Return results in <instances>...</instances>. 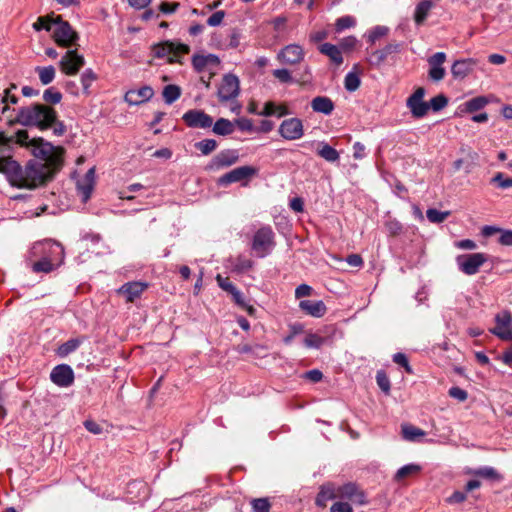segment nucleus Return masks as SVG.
Here are the masks:
<instances>
[{"label":"nucleus","mask_w":512,"mask_h":512,"mask_svg":"<svg viewBox=\"0 0 512 512\" xmlns=\"http://www.w3.org/2000/svg\"><path fill=\"white\" fill-rule=\"evenodd\" d=\"M17 144L26 148L37 158L30 160L24 168V184L22 188H36L46 184L61 169L64 149L54 146L40 137L29 136L26 129H19L12 135L0 132V146Z\"/></svg>","instance_id":"f257e3e1"},{"label":"nucleus","mask_w":512,"mask_h":512,"mask_svg":"<svg viewBox=\"0 0 512 512\" xmlns=\"http://www.w3.org/2000/svg\"><path fill=\"white\" fill-rule=\"evenodd\" d=\"M10 126L20 124L24 127H35L40 131L52 129L53 134L62 136L66 132V127L58 119L56 110L42 103H33L22 106L17 110L14 119L9 120Z\"/></svg>","instance_id":"f03ea898"},{"label":"nucleus","mask_w":512,"mask_h":512,"mask_svg":"<svg viewBox=\"0 0 512 512\" xmlns=\"http://www.w3.org/2000/svg\"><path fill=\"white\" fill-rule=\"evenodd\" d=\"M64 249L62 245L51 239L35 242L28 250L26 265L34 273H51L63 262Z\"/></svg>","instance_id":"7ed1b4c3"},{"label":"nucleus","mask_w":512,"mask_h":512,"mask_svg":"<svg viewBox=\"0 0 512 512\" xmlns=\"http://www.w3.org/2000/svg\"><path fill=\"white\" fill-rule=\"evenodd\" d=\"M275 234L269 225L262 226L253 235L251 250L258 258L268 256L275 247Z\"/></svg>","instance_id":"20e7f679"},{"label":"nucleus","mask_w":512,"mask_h":512,"mask_svg":"<svg viewBox=\"0 0 512 512\" xmlns=\"http://www.w3.org/2000/svg\"><path fill=\"white\" fill-rule=\"evenodd\" d=\"M24 168L10 156H0V173L4 174L8 182L15 187L22 188L24 182Z\"/></svg>","instance_id":"39448f33"},{"label":"nucleus","mask_w":512,"mask_h":512,"mask_svg":"<svg viewBox=\"0 0 512 512\" xmlns=\"http://www.w3.org/2000/svg\"><path fill=\"white\" fill-rule=\"evenodd\" d=\"M53 39L61 47H71L78 40V34L73 30L71 25L62 20L60 16L55 17Z\"/></svg>","instance_id":"423d86ee"},{"label":"nucleus","mask_w":512,"mask_h":512,"mask_svg":"<svg viewBox=\"0 0 512 512\" xmlns=\"http://www.w3.org/2000/svg\"><path fill=\"white\" fill-rule=\"evenodd\" d=\"M258 173V169L253 166H241L234 168L233 170L223 174L218 178L217 184L222 187H226L232 183L244 182L243 186L247 185V182Z\"/></svg>","instance_id":"0eeeda50"},{"label":"nucleus","mask_w":512,"mask_h":512,"mask_svg":"<svg viewBox=\"0 0 512 512\" xmlns=\"http://www.w3.org/2000/svg\"><path fill=\"white\" fill-rule=\"evenodd\" d=\"M488 260L485 253L461 254L456 257L458 269L465 275H475Z\"/></svg>","instance_id":"6e6552de"},{"label":"nucleus","mask_w":512,"mask_h":512,"mask_svg":"<svg viewBox=\"0 0 512 512\" xmlns=\"http://www.w3.org/2000/svg\"><path fill=\"white\" fill-rule=\"evenodd\" d=\"M239 151L236 149H224L216 154L206 166L209 171H219L236 164L239 160Z\"/></svg>","instance_id":"1a4fd4ad"},{"label":"nucleus","mask_w":512,"mask_h":512,"mask_svg":"<svg viewBox=\"0 0 512 512\" xmlns=\"http://www.w3.org/2000/svg\"><path fill=\"white\" fill-rule=\"evenodd\" d=\"M240 92V82L236 75L225 74L218 88V98L221 102H227L236 98Z\"/></svg>","instance_id":"9d476101"},{"label":"nucleus","mask_w":512,"mask_h":512,"mask_svg":"<svg viewBox=\"0 0 512 512\" xmlns=\"http://www.w3.org/2000/svg\"><path fill=\"white\" fill-rule=\"evenodd\" d=\"M278 132L285 140H298L304 135V126L300 118L292 117L281 122Z\"/></svg>","instance_id":"9b49d317"},{"label":"nucleus","mask_w":512,"mask_h":512,"mask_svg":"<svg viewBox=\"0 0 512 512\" xmlns=\"http://www.w3.org/2000/svg\"><path fill=\"white\" fill-rule=\"evenodd\" d=\"M59 65L64 74L76 75L85 65V59L83 55L77 52V50H68L62 56Z\"/></svg>","instance_id":"f8f14e48"},{"label":"nucleus","mask_w":512,"mask_h":512,"mask_svg":"<svg viewBox=\"0 0 512 512\" xmlns=\"http://www.w3.org/2000/svg\"><path fill=\"white\" fill-rule=\"evenodd\" d=\"M424 95L425 89L419 87L407 98L406 105L414 118L424 117L430 109L428 102L423 101Z\"/></svg>","instance_id":"ddd939ff"},{"label":"nucleus","mask_w":512,"mask_h":512,"mask_svg":"<svg viewBox=\"0 0 512 512\" xmlns=\"http://www.w3.org/2000/svg\"><path fill=\"white\" fill-rule=\"evenodd\" d=\"M496 326L490 332L504 341H512L511 322L512 316L509 311H502L495 316Z\"/></svg>","instance_id":"4468645a"},{"label":"nucleus","mask_w":512,"mask_h":512,"mask_svg":"<svg viewBox=\"0 0 512 512\" xmlns=\"http://www.w3.org/2000/svg\"><path fill=\"white\" fill-rule=\"evenodd\" d=\"M185 124L190 128H210L213 124V118L203 110L191 109L182 116Z\"/></svg>","instance_id":"2eb2a0df"},{"label":"nucleus","mask_w":512,"mask_h":512,"mask_svg":"<svg viewBox=\"0 0 512 512\" xmlns=\"http://www.w3.org/2000/svg\"><path fill=\"white\" fill-rule=\"evenodd\" d=\"M50 379L59 387H69L74 382L73 369L67 364H59L52 369Z\"/></svg>","instance_id":"dca6fc26"},{"label":"nucleus","mask_w":512,"mask_h":512,"mask_svg":"<svg viewBox=\"0 0 512 512\" xmlns=\"http://www.w3.org/2000/svg\"><path fill=\"white\" fill-rule=\"evenodd\" d=\"M429 65V78L432 81H441L445 76V69L442 67L446 61V54L444 52H437L428 58Z\"/></svg>","instance_id":"f3484780"},{"label":"nucleus","mask_w":512,"mask_h":512,"mask_svg":"<svg viewBox=\"0 0 512 512\" xmlns=\"http://www.w3.org/2000/svg\"><path fill=\"white\" fill-rule=\"evenodd\" d=\"M338 493L341 498H346L354 504L360 506L367 504L365 493L354 483H347L339 487Z\"/></svg>","instance_id":"a211bd4d"},{"label":"nucleus","mask_w":512,"mask_h":512,"mask_svg":"<svg viewBox=\"0 0 512 512\" xmlns=\"http://www.w3.org/2000/svg\"><path fill=\"white\" fill-rule=\"evenodd\" d=\"M147 287V283L133 281L123 284L117 292L118 294L123 295L127 302H134L136 299L140 298Z\"/></svg>","instance_id":"6ab92c4d"},{"label":"nucleus","mask_w":512,"mask_h":512,"mask_svg":"<svg viewBox=\"0 0 512 512\" xmlns=\"http://www.w3.org/2000/svg\"><path fill=\"white\" fill-rule=\"evenodd\" d=\"M189 50L187 45L179 44L175 45L172 42H163L153 46V55L156 58H165L168 57L170 61H173L170 57L172 54L175 55L176 52L180 51L183 53H187Z\"/></svg>","instance_id":"aec40b11"},{"label":"nucleus","mask_w":512,"mask_h":512,"mask_svg":"<svg viewBox=\"0 0 512 512\" xmlns=\"http://www.w3.org/2000/svg\"><path fill=\"white\" fill-rule=\"evenodd\" d=\"M278 58L285 64L294 65L303 60L304 51L301 46L290 44L280 51Z\"/></svg>","instance_id":"412c9836"},{"label":"nucleus","mask_w":512,"mask_h":512,"mask_svg":"<svg viewBox=\"0 0 512 512\" xmlns=\"http://www.w3.org/2000/svg\"><path fill=\"white\" fill-rule=\"evenodd\" d=\"M154 95V91L150 86H143L139 89L129 90L125 94V101L129 105H140L150 100Z\"/></svg>","instance_id":"4be33fe9"},{"label":"nucleus","mask_w":512,"mask_h":512,"mask_svg":"<svg viewBox=\"0 0 512 512\" xmlns=\"http://www.w3.org/2000/svg\"><path fill=\"white\" fill-rule=\"evenodd\" d=\"M95 183V168H90L83 179L77 182V189L82 196L83 202H87L91 196Z\"/></svg>","instance_id":"5701e85b"},{"label":"nucleus","mask_w":512,"mask_h":512,"mask_svg":"<svg viewBox=\"0 0 512 512\" xmlns=\"http://www.w3.org/2000/svg\"><path fill=\"white\" fill-rule=\"evenodd\" d=\"M474 66L473 59L456 60L451 67L452 76L454 79L462 80L472 72Z\"/></svg>","instance_id":"b1692460"},{"label":"nucleus","mask_w":512,"mask_h":512,"mask_svg":"<svg viewBox=\"0 0 512 512\" xmlns=\"http://www.w3.org/2000/svg\"><path fill=\"white\" fill-rule=\"evenodd\" d=\"M299 307L306 314L317 318L322 317L327 310L324 302L321 300H301L299 303Z\"/></svg>","instance_id":"393cba45"},{"label":"nucleus","mask_w":512,"mask_h":512,"mask_svg":"<svg viewBox=\"0 0 512 512\" xmlns=\"http://www.w3.org/2000/svg\"><path fill=\"white\" fill-rule=\"evenodd\" d=\"M337 496H339V493L338 491L336 492L335 486L332 483L323 484L320 486L315 499V504L318 507L324 508L329 500H332Z\"/></svg>","instance_id":"a878e982"},{"label":"nucleus","mask_w":512,"mask_h":512,"mask_svg":"<svg viewBox=\"0 0 512 512\" xmlns=\"http://www.w3.org/2000/svg\"><path fill=\"white\" fill-rule=\"evenodd\" d=\"M219 63V58L214 54L194 55L192 58V65L197 72H202L209 66H218Z\"/></svg>","instance_id":"bb28decb"},{"label":"nucleus","mask_w":512,"mask_h":512,"mask_svg":"<svg viewBox=\"0 0 512 512\" xmlns=\"http://www.w3.org/2000/svg\"><path fill=\"white\" fill-rule=\"evenodd\" d=\"M311 108L314 112L330 115L334 108V102L327 96H317L311 101Z\"/></svg>","instance_id":"cd10ccee"},{"label":"nucleus","mask_w":512,"mask_h":512,"mask_svg":"<svg viewBox=\"0 0 512 512\" xmlns=\"http://www.w3.org/2000/svg\"><path fill=\"white\" fill-rule=\"evenodd\" d=\"M433 7L434 3L432 0H422L416 5L414 11V21L416 25L420 26L425 22Z\"/></svg>","instance_id":"c85d7f7f"},{"label":"nucleus","mask_w":512,"mask_h":512,"mask_svg":"<svg viewBox=\"0 0 512 512\" xmlns=\"http://www.w3.org/2000/svg\"><path fill=\"white\" fill-rule=\"evenodd\" d=\"M467 473L497 482H500L503 479V477L497 472V470L491 466H483L477 469H470L469 471H467Z\"/></svg>","instance_id":"c756f323"},{"label":"nucleus","mask_w":512,"mask_h":512,"mask_svg":"<svg viewBox=\"0 0 512 512\" xmlns=\"http://www.w3.org/2000/svg\"><path fill=\"white\" fill-rule=\"evenodd\" d=\"M211 127L213 133L219 136H228L235 131L234 123L226 118H219Z\"/></svg>","instance_id":"7c9ffc66"},{"label":"nucleus","mask_w":512,"mask_h":512,"mask_svg":"<svg viewBox=\"0 0 512 512\" xmlns=\"http://www.w3.org/2000/svg\"><path fill=\"white\" fill-rule=\"evenodd\" d=\"M320 52L328 56L333 63L340 65L343 63V56L340 49L331 43H324L319 48Z\"/></svg>","instance_id":"2f4dec72"},{"label":"nucleus","mask_w":512,"mask_h":512,"mask_svg":"<svg viewBox=\"0 0 512 512\" xmlns=\"http://www.w3.org/2000/svg\"><path fill=\"white\" fill-rule=\"evenodd\" d=\"M317 154L331 163L338 161L340 157L338 151L326 142L319 143Z\"/></svg>","instance_id":"473e14b6"},{"label":"nucleus","mask_w":512,"mask_h":512,"mask_svg":"<svg viewBox=\"0 0 512 512\" xmlns=\"http://www.w3.org/2000/svg\"><path fill=\"white\" fill-rule=\"evenodd\" d=\"M81 343H82V340L79 338L70 339V340L64 342L63 344H61L57 348L56 353L59 357L64 358V357L68 356L69 354L73 353L74 351H76L79 348V346L81 345Z\"/></svg>","instance_id":"72a5a7b5"},{"label":"nucleus","mask_w":512,"mask_h":512,"mask_svg":"<svg viewBox=\"0 0 512 512\" xmlns=\"http://www.w3.org/2000/svg\"><path fill=\"white\" fill-rule=\"evenodd\" d=\"M38 74L39 80L43 85H48L55 79L56 70L52 65L49 66H37L35 68Z\"/></svg>","instance_id":"f704fd0d"},{"label":"nucleus","mask_w":512,"mask_h":512,"mask_svg":"<svg viewBox=\"0 0 512 512\" xmlns=\"http://www.w3.org/2000/svg\"><path fill=\"white\" fill-rule=\"evenodd\" d=\"M166 104L171 105L181 96V89L174 84L166 85L162 92Z\"/></svg>","instance_id":"c9c22d12"},{"label":"nucleus","mask_w":512,"mask_h":512,"mask_svg":"<svg viewBox=\"0 0 512 512\" xmlns=\"http://www.w3.org/2000/svg\"><path fill=\"white\" fill-rule=\"evenodd\" d=\"M421 471V466L411 463L402 466L397 470L394 479L396 481H401L409 476L415 475Z\"/></svg>","instance_id":"e433bc0d"},{"label":"nucleus","mask_w":512,"mask_h":512,"mask_svg":"<svg viewBox=\"0 0 512 512\" xmlns=\"http://www.w3.org/2000/svg\"><path fill=\"white\" fill-rule=\"evenodd\" d=\"M134 490L137 491V498L139 500L146 499L149 494V488L147 484L143 481H132L128 484L127 491L129 494H132Z\"/></svg>","instance_id":"4c0bfd02"},{"label":"nucleus","mask_w":512,"mask_h":512,"mask_svg":"<svg viewBox=\"0 0 512 512\" xmlns=\"http://www.w3.org/2000/svg\"><path fill=\"white\" fill-rule=\"evenodd\" d=\"M17 89V85L12 83L9 88L4 90V94L2 96V103L5 104V106L2 108V114H5L10 110L8 104H17L19 101V98L12 93V90Z\"/></svg>","instance_id":"58836bf2"},{"label":"nucleus","mask_w":512,"mask_h":512,"mask_svg":"<svg viewBox=\"0 0 512 512\" xmlns=\"http://www.w3.org/2000/svg\"><path fill=\"white\" fill-rule=\"evenodd\" d=\"M425 435V432L410 424L402 425V436L407 441H416L419 437Z\"/></svg>","instance_id":"ea45409f"},{"label":"nucleus","mask_w":512,"mask_h":512,"mask_svg":"<svg viewBox=\"0 0 512 512\" xmlns=\"http://www.w3.org/2000/svg\"><path fill=\"white\" fill-rule=\"evenodd\" d=\"M42 98L46 103L45 105H56L61 102L62 93L55 87H49L43 92Z\"/></svg>","instance_id":"a19ab883"},{"label":"nucleus","mask_w":512,"mask_h":512,"mask_svg":"<svg viewBox=\"0 0 512 512\" xmlns=\"http://www.w3.org/2000/svg\"><path fill=\"white\" fill-rule=\"evenodd\" d=\"M96 79L97 75L91 68H87L84 70L80 78L84 94H90L89 88L91 87L92 83L96 81Z\"/></svg>","instance_id":"79ce46f5"},{"label":"nucleus","mask_w":512,"mask_h":512,"mask_svg":"<svg viewBox=\"0 0 512 512\" xmlns=\"http://www.w3.org/2000/svg\"><path fill=\"white\" fill-rule=\"evenodd\" d=\"M218 143L214 139H203L195 143V148L199 150L203 155H209L216 150Z\"/></svg>","instance_id":"37998d69"},{"label":"nucleus","mask_w":512,"mask_h":512,"mask_svg":"<svg viewBox=\"0 0 512 512\" xmlns=\"http://www.w3.org/2000/svg\"><path fill=\"white\" fill-rule=\"evenodd\" d=\"M303 342L307 348L319 349L324 345L326 339L316 333H308Z\"/></svg>","instance_id":"c03bdc74"},{"label":"nucleus","mask_w":512,"mask_h":512,"mask_svg":"<svg viewBox=\"0 0 512 512\" xmlns=\"http://www.w3.org/2000/svg\"><path fill=\"white\" fill-rule=\"evenodd\" d=\"M361 84L360 77L355 72H348L344 79V87L349 92L356 91Z\"/></svg>","instance_id":"a18cd8bd"},{"label":"nucleus","mask_w":512,"mask_h":512,"mask_svg":"<svg viewBox=\"0 0 512 512\" xmlns=\"http://www.w3.org/2000/svg\"><path fill=\"white\" fill-rule=\"evenodd\" d=\"M449 215H450L449 211H439L435 208H429L426 211L427 219L431 223H437V224L442 223L449 217Z\"/></svg>","instance_id":"49530a36"},{"label":"nucleus","mask_w":512,"mask_h":512,"mask_svg":"<svg viewBox=\"0 0 512 512\" xmlns=\"http://www.w3.org/2000/svg\"><path fill=\"white\" fill-rule=\"evenodd\" d=\"M490 183L501 189H507L512 187V178L505 177L502 172H498L491 178Z\"/></svg>","instance_id":"de8ad7c7"},{"label":"nucleus","mask_w":512,"mask_h":512,"mask_svg":"<svg viewBox=\"0 0 512 512\" xmlns=\"http://www.w3.org/2000/svg\"><path fill=\"white\" fill-rule=\"evenodd\" d=\"M55 17L53 16H46V17H39L37 21L33 24V28L36 31H40L42 29L46 31H51L52 26H54Z\"/></svg>","instance_id":"09e8293b"},{"label":"nucleus","mask_w":512,"mask_h":512,"mask_svg":"<svg viewBox=\"0 0 512 512\" xmlns=\"http://www.w3.org/2000/svg\"><path fill=\"white\" fill-rule=\"evenodd\" d=\"M488 103L485 97H475L466 102V110L468 112H475L481 110Z\"/></svg>","instance_id":"8fccbe9b"},{"label":"nucleus","mask_w":512,"mask_h":512,"mask_svg":"<svg viewBox=\"0 0 512 512\" xmlns=\"http://www.w3.org/2000/svg\"><path fill=\"white\" fill-rule=\"evenodd\" d=\"M356 20L352 16H342L336 20L335 30L341 32L345 29L355 26Z\"/></svg>","instance_id":"3c124183"},{"label":"nucleus","mask_w":512,"mask_h":512,"mask_svg":"<svg viewBox=\"0 0 512 512\" xmlns=\"http://www.w3.org/2000/svg\"><path fill=\"white\" fill-rule=\"evenodd\" d=\"M428 104L430 106V109L437 112V111L442 110L444 107H446V105L448 104V99L445 95L439 94V95L433 97L428 102Z\"/></svg>","instance_id":"603ef678"},{"label":"nucleus","mask_w":512,"mask_h":512,"mask_svg":"<svg viewBox=\"0 0 512 512\" xmlns=\"http://www.w3.org/2000/svg\"><path fill=\"white\" fill-rule=\"evenodd\" d=\"M389 28L387 26L377 25L369 33L368 40L371 43H375L381 37L388 34Z\"/></svg>","instance_id":"864d4df0"},{"label":"nucleus","mask_w":512,"mask_h":512,"mask_svg":"<svg viewBox=\"0 0 512 512\" xmlns=\"http://www.w3.org/2000/svg\"><path fill=\"white\" fill-rule=\"evenodd\" d=\"M253 512H269L270 503L267 498H257L251 501Z\"/></svg>","instance_id":"5fc2aeb1"},{"label":"nucleus","mask_w":512,"mask_h":512,"mask_svg":"<svg viewBox=\"0 0 512 512\" xmlns=\"http://www.w3.org/2000/svg\"><path fill=\"white\" fill-rule=\"evenodd\" d=\"M387 57L388 56L383 49L376 50L371 53L370 57L368 58V62L374 67H379L387 59Z\"/></svg>","instance_id":"6e6d98bb"},{"label":"nucleus","mask_w":512,"mask_h":512,"mask_svg":"<svg viewBox=\"0 0 512 512\" xmlns=\"http://www.w3.org/2000/svg\"><path fill=\"white\" fill-rule=\"evenodd\" d=\"M376 382L379 388L386 394L390 391V380L384 371H378L376 375Z\"/></svg>","instance_id":"4d7b16f0"},{"label":"nucleus","mask_w":512,"mask_h":512,"mask_svg":"<svg viewBox=\"0 0 512 512\" xmlns=\"http://www.w3.org/2000/svg\"><path fill=\"white\" fill-rule=\"evenodd\" d=\"M385 228L390 236L399 235L403 229L402 224L395 219L386 221Z\"/></svg>","instance_id":"13d9d810"},{"label":"nucleus","mask_w":512,"mask_h":512,"mask_svg":"<svg viewBox=\"0 0 512 512\" xmlns=\"http://www.w3.org/2000/svg\"><path fill=\"white\" fill-rule=\"evenodd\" d=\"M272 74L281 83H291L293 80L292 75L288 69H275Z\"/></svg>","instance_id":"bf43d9fd"},{"label":"nucleus","mask_w":512,"mask_h":512,"mask_svg":"<svg viewBox=\"0 0 512 512\" xmlns=\"http://www.w3.org/2000/svg\"><path fill=\"white\" fill-rule=\"evenodd\" d=\"M252 266H253V261L246 257L239 256L236 259L235 269L239 272L247 271V270L251 269Z\"/></svg>","instance_id":"052dcab7"},{"label":"nucleus","mask_w":512,"mask_h":512,"mask_svg":"<svg viewBox=\"0 0 512 512\" xmlns=\"http://www.w3.org/2000/svg\"><path fill=\"white\" fill-rule=\"evenodd\" d=\"M448 394L450 397L460 402H464L468 397V393L464 389L457 386L451 387L448 391Z\"/></svg>","instance_id":"680f3d73"},{"label":"nucleus","mask_w":512,"mask_h":512,"mask_svg":"<svg viewBox=\"0 0 512 512\" xmlns=\"http://www.w3.org/2000/svg\"><path fill=\"white\" fill-rule=\"evenodd\" d=\"M224 17L225 12L223 10L216 11L207 19V24L211 27H216L222 23Z\"/></svg>","instance_id":"e2e57ef3"},{"label":"nucleus","mask_w":512,"mask_h":512,"mask_svg":"<svg viewBox=\"0 0 512 512\" xmlns=\"http://www.w3.org/2000/svg\"><path fill=\"white\" fill-rule=\"evenodd\" d=\"M303 332V325L293 324L290 326V334L284 337L283 342L288 345L292 342L293 338Z\"/></svg>","instance_id":"0e129e2a"},{"label":"nucleus","mask_w":512,"mask_h":512,"mask_svg":"<svg viewBox=\"0 0 512 512\" xmlns=\"http://www.w3.org/2000/svg\"><path fill=\"white\" fill-rule=\"evenodd\" d=\"M216 280H217V283L218 285L226 292L228 293H232L236 287L234 286V284L228 279V278H224L222 277L221 275H218L216 277Z\"/></svg>","instance_id":"69168bd1"},{"label":"nucleus","mask_w":512,"mask_h":512,"mask_svg":"<svg viewBox=\"0 0 512 512\" xmlns=\"http://www.w3.org/2000/svg\"><path fill=\"white\" fill-rule=\"evenodd\" d=\"M330 512H353V509L346 502H336L331 506Z\"/></svg>","instance_id":"338daca9"},{"label":"nucleus","mask_w":512,"mask_h":512,"mask_svg":"<svg viewBox=\"0 0 512 512\" xmlns=\"http://www.w3.org/2000/svg\"><path fill=\"white\" fill-rule=\"evenodd\" d=\"M500 233L499 243L504 246H512V230L501 229Z\"/></svg>","instance_id":"774afa93"}]
</instances>
